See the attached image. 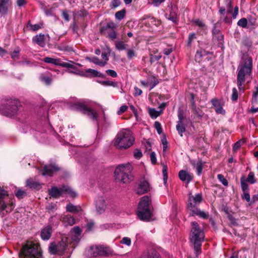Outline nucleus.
Listing matches in <instances>:
<instances>
[{"instance_id": "obj_19", "label": "nucleus", "mask_w": 258, "mask_h": 258, "mask_svg": "<svg viewBox=\"0 0 258 258\" xmlns=\"http://www.w3.org/2000/svg\"><path fill=\"white\" fill-rule=\"evenodd\" d=\"M150 190L149 183L147 181L141 182L139 187L137 190V193L139 195H142L147 192Z\"/></svg>"}, {"instance_id": "obj_21", "label": "nucleus", "mask_w": 258, "mask_h": 258, "mask_svg": "<svg viewBox=\"0 0 258 258\" xmlns=\"http://www.w3.org/2000/svg\"><path fill=\"white\" fill-rule=\"evenodd\" d=\"M71 107L72 110L80 111L84 114L86 113L88 106L84 103L78 102L72 104Z\"/></svg>"}, {"instance_id": "obj_58", "label": "nucleus", "mask_w": 258, "mask_h": 258, "mask_svg": "<svg viewBox=\"0 0 258 258\" xmlns=\"http://www.w3.org/2000/svg\"><path fill=\"white\" fill-rule=\"evenodd\" d=\"M237 99H238V92H237L236 89L235 88H234L232 89V96H231V99L233 101H235L237 100Z\"/></svg>"}, {"instance_id": "obj_13", "label": "nucleus", "mask_w": 258, "mask_h": 258, "mask_svg": "<svg viewBox=\"0 0 258 258\" xmlns=\"http://www.w3.org/2000/svg\"><path fill=\"white\" fill-rule=\"evenodd\" d=\"M140 258H161V257L156 250L151 248L143 251Z\"/></svg>"}, {"instance_id": "obj_11", "label": "nucleus", "mask_w": 258, "mask_h": 258, "mask_svg": "<svg viewBox=\"0 0 258 258\" xmlns=\"http://www.w3.org/2000/svg\"><path fill=\"white\" fill-rule=\"evenodd\" d=\"M6 198H8L7 191L0 187V209L2 210H6L7 212H10L13 209V202L12 200H9V203L4 201Z\"/></svg>"}, {"instance_id": "obj_37", "label": "nucleus", "mask_w": 258, "mask_h": 258, "mask_svg": "<svg viewBox=\"0 0 258 258\" xmlns=\"http://www.w3.org/2000/svg\"><path fill=\"white\" fill-rule=\"evenodd\" d=\"M27 27H30L31 28V30L32 31H37V30H39V29L41 28L42 27H43V23H39L38 24L32 25L30 21H29L28 22Z\"/></svg>"}, {"instance_id": "obj_20", "label": "nucleus", "mask_w": 258, "mask_h": 258, "mask_svg": "<svg viewBox=\"0 0 258 258\" xmlns=\"http://www.w3.org/2000/svg\"><path fill=\"white\" fill-rule=\"evenodd\" d=\"M96 206L98 213H103L106 208L105 199L103 197H99L96 201Z\"/></svg>"}, {"instance_id": "obj_44", "label": "nucleus", "mask_w": 258, "mask_h": 258, "mask_svg": "<svg viewBox=\"0 0 258 258\" xmlns=\"http://www.w3.org/2000/svg\"><path fill=\"white\" fill-rule=\"evenodd\" d=\"M87 73H90L89 76L90 77H100L101 75H99V73L95 70L89 69L86 71Z\"/></svg>"}, {"instance_id": "obj_42", "label": "nucleus", "mask_w": 258, "mask_h": 258, "mask_svg": "<svg viewBox=\"0 0 258 258\" xmlns=\"http://www.w3.org/2000/svg\"><path fill=\"white\" fill-rule=\"evenodd\" d=\"M246 181L250 184H254L256 182L254 177V174L253 172H250L247 176Z\"/></svg>"}, {"instance_id": "obj_14", "label": "nucleus", "mask_w": 258, "mask_h": 258, "mask_svg": "<svg viewBox=\"0 0 258 258\" xmlns=\"http://www.w3.org/2000/svg\"><path fill=\"white\" fill-rule=\"evenodd\" d=\"M58 170V168L56 166L50 164L45 165L43 169L41 170V172L42 175L52 176L53 173Z\"/></svg>"}, {"instance_id": "obj_38", "label": "nucleus", "mask_w": 258, "mask_h": 258, "mask_svg": "<svg viewBox=\"0 0 258 258\" xmlns=\"http://www.w3.org/2000/svg\"><path fill=\"white\" fill-rule=\"evenodd\" d=\"M176 128L180 136L182 137V133L185 131V126L184 125V122H177Z\"/></svg>"}, {"instance_id": "obj_33", "label": "nucleus", "mask_w": 258, "mask_h": 258, "mask_svg": "<svg viewBox=\"0 0 258 258\" xmlns=\"http://www.w3.org/2000/svg\"><path fill=\"white\" fill-rule=\"evenodd\" d=\"M88 255L91 257L99 256V249L98 246H92L88 250Z\"/></svg>"}, {"instance_id": "obj_8", "label": "nucleus", "mask_w": 258, "mask_h": 258, "mask_svg": "<svg viewBox=\"0 0 258 258\" xmlns=\"http://www.w3.org/2000/svg\"><path fill=\"white\" fill-rule=\"evenodd\" d=\"M21 106V103L18 99H8L5 100L0 109L4 115L12 116L18 113Z\"/></svg>"}, {"instance_id": "obj_31", "label": "nucleus", "mask_w": 258, "mask_h": 258, "mask_svg": "<svg viewBox=\"0 0 258 258\" xmlns=\"http://www.w3.org/2000/svg\"><path fill=\"white\" fill-rule=\"evenodd\" d=\"M45 62L51 63L56 66H60L61 60L59 58H53L49 57H45L43 58Z\"/></svg>"}, {"instance_id": "obj_35", "label": "nucleus", "mask_w": 258, "mask_h": 258, "mask_svg": "<svg viewBox=\"0 0 258 258\" xmlns=\"http://www.w3.org/2000/svg\"><path fill=\"white\" fill-rule=\"evenodd\" d=\"M192 111L199 118H201L203 115L204 113L203 111L199 108H197L196 105H193V106L190 107Z\"/></svg>"}, {"instance_id": "obj_6", "label": "nucleus", "mask_w": 258, "mask_h": 258, "mask_svg": "<svg viewBox=\"0 0 258 258\" xmlns=\"http://www.w3.org/2000/svg\"><path fill=\"white\" fill-rule=\"evenodd\" d=\"M203 197L201 194H198L195 196L191 195V193L188 195L187 207L191 212V215H197L203 219H208L209 215L204 211H201L196 207L202 201Z\"/></svg>"}, {"instance_id": "obj_16", "label": "nucleus", "mask_w": 258, "mask_h": 258, "mask_svg": "<svg viewBox=\"0 0 258 258\" xmlns=\"http://www.w3.org/2000/svg\"><path fill=\"white\" fill-rule=\"evenodd\" d=\"M212 104L215 108L216 113L218 114H225V111L223 108V105L221 102L216 98H213L211 100Z\"/></svg>"}, {"instance_id": "obj_53", "label": "nucleus", "mask_w": 258, "mask_h": 258, "mask_svg": "<svg viewBox=\"0 0 258 258\" xmlns=\"http://www.w3.org/2000/svg\"><path fill=\"white\" fill-rule=\"evenodd\" d=\"M218 179L221 182V183L225 186L228 185V182L226 179H225L224 176L222 174H218Z\"/></svg>"}, {"instance_id": "obj_15", "label": "nucleus", "mask_w": 258, "mask_h": 258, "mask_svg": "<svg viewBox=\"0 0 258 258\" xmlns=\"http://www.w3.org/2000/svg\"><path fill=\"white\" fill-rule=\"evenodd\" d=\"M178 176L181 181H185L187 183L191 181L194 177L192 174L184 170H181L179 172Z\"/></svg>"}, {"instance_id": "obj_36", "label": "nucleus", "mask_w": 258, "mask_h": 258, "mask_svg": "<svg viewBox=\"0 0 258 258\" xmlns=\"http://www.w3.org/2000/svg\"><path fill=\"white\" fill-rule=\"evenodd\" d=\"M241 186L243 192L248 191L249 187L244 176L240 178Z\"/></svg>"}, {"instance_id": "obj_52", "label": "nucleus", "mask_w": 258, "mask_h": 258, "mask_svg": "<svg viewBox=\"0 0 258 258\" xmlns=\"http://www.w3.org/2000/svg\"><path fill=\"white\" fill-rule=\"evenodd\" d=\"M244 143V141L242 140H239L236 142L233 147V150L234 152H236L238 149L240 148L241 146L242 145V144Z\"/></svg>"}, {"instance_id": "obj_10", "label": "nucleus", "mask_w": 258, "mask_h": 258, "mask_svg": "<svg viewBox=\"0 0 258 258\" xmlns=\"http://www.w3.org/2000/svg\"><path fill=\"white\" fill-rule=\"evenodd\" d=\"M224 6L219 8V12L221 15H230L236 16L238 13V7L236 6L233 8L231 0H224Z\"/></svg>"}, {"instance_id": "obj_1", "label": "nucleus", "mask_w": 258, "mask_h": 258, "mask_svg": "<svg viewBox=\"0 0 258 258\" xmlns=\"http://www.w3.org/2000/svg\"><path fill=\"white\" fill-rule=\"evenodd\" d=\"M252 68V59L251 57L249 56L243 57L238 66L237 77V85L240 90L244 91V88L242 86V84L245 81V78L251 75Z\"/></svg>"}, {"instance_id": "obj_40", "label": "nucleus", "mask_w": 258, "mask_h": 258, "mask_svg": "<svg viewBox=\"0 0 258 258\" xmlns=\"http://www.w3.org/2000/svg\"><path fill=\"white\" fill-rule=\"evenodd\" d=\"M193 166L196 169L197 173L199 175H201L203 170V163L202 161L200 160L196 163H193Z\"/></svg>"}, {"instance_id": "obj_4", "label": "nucleus", "mask_w": 258, "mask_h": 258, "mask_svg": "<svg viewBox=\"0 0 258 258\" xmlns=\"http://www.w3.org/2000/svg\"><path fill=\"white\" fill-rule=\"evenodd\" d=\"M151 200L148 196H144L141 198L138 206L137 215L139 218L144 221H149L152 217V210L150 205Z\"/></svg>"}, {"instance_id": "obj_23", "label": "nucleus", "mask_w": 258, "mask_h": 258, "mask_svg": "<svg viewBox=\"0 0 258 258\" xmlns=\"http://www.w3.org/2000/svg\"><path fill=\"white\" fill-rule=\"evenodd\" d=\"M51 233V226L48 225L41 230V236L43 239L48 240L50 237Z\"/></svg>"}, {"instance_id": "obj_47", "label": "nucleus", "mask_w": 258, "mask_h": 258, "mask_svg": "<svg viewBox=\"0 0 258 258\" xmlns=\"http://www.w3.org/2000/svg\"><path fill=\"white\" fill-rule=\"evenodd\" d=\"M192 22L196 25H197L201 28H202L203 29H204V28L206 27L205 23L202 20H200L199 19H195V20H193Z\"/></svg>"}, {"instance_id": "obj_61", "label": "nucleus", "mask_w": 258, "mask_h": 258, "mask_svg": "<svg viewBox=\"0 0 258 258\" xmlns=\"http://www.w3.org/2000/svg\"><path fill=\"white\" fill-rule=\"evenodd\" d=\"M121 243L130 246L131 244V240L130 238L125 237H123L120 241Z\"/></svg>"}, {"instance_id": "obj_25", "label": "nucleus", "mask_w": 258, "mask_h": 258, "mask_svg": "<svg viewBox=\"0 0 258 258\" xmlns=\"http://www.w3.org/2000/svg\"><path fill=\"white\" fill-rule=\"evenodd\" d=\"M99 256H109L113 254V251L108 247L98 246Z\"/></svg>"}, {"instance_id": "obj_51", "label": "nucleus", "mask_w": 258, "mask_h": 258, "mask_svg": "<svg viewBox=\"0 0 258 258\" xmlns=\"http://www.w3.org/2000/svg\"><path fill=\"white\" fill-rule=\"evenodd\" d=\"M161 58V55H155L153 54L150 55V61L151 63L159 60Z\"/></svg>"}, {"instance_id": "obj_22", "label": "nucleus", "mask_w": 258, "mask_h": 258, "mask_svg": "<svg viewBox=\"0 0 258 258\" xmlns=\"http://www.w3.org/2000/svg\"><path fill=\"white\" fill-rule=\"evenodd\" d=\"M117 27V25L113 22H109L105 26L102 27L100 29V32L102 35H106V31L114 30Z\"/></svg>"}, {"instance_id": "obj_39", "label": "nucleus", "mask_w": 258, "mask_h": 258, "mask_svg": "<svg viewBox=\"0 0 258 258\" xmlns=\"http://www.w3.org/2000/svg\"><path fill=\"white\" fill-rule=\"evenodd\" d=\"M149 113L152 118H156L162 113V110L157 111L155 108H149Z\"/></svg>"}, {"instance_id": "obj_49", "label": "nucleus", "mask_w": 258, "mask_h": 258, "mask_svg": "<svg viewBox=\"0 0 258 258\" xmlns=\"http://www.w3.org/2000/svg\"><path fill=\"white\" fill-rule=\"evenodd\" d=\"M16 196L19 199H23L26 195V192L21 189H18L15 194Z\"/></svg>"}, {"instance_id": "obj_56", "label": "nucleus", "mask_w": 258, "mask_h": 258, "mask_svg": "<svg viewBox=\"0 0 258 258\" xmlns=\"http://www.w3.org/2000/svg\"><path fill=\"white\" fill-rule=\"evenodd\" d=\"M241 198L243 200H245L247 202H250V197L248 191L243 192V194L241 195Z\"/></svg>"}, {"instance_id": "obj_12", "label": "nucleus", "mask_w": 258, "mask_h": 258, "mask_svg": "<svg viewBox=\"0 0 258 258\" xmlns=\"http://www.w3.org/2000/svg\"><path fill=\"white\" fill-rule=\"evenodd\" d=\"M140 258H161V257L156 250L151 248L143 251Z\"/></svg>"}, {"instance_id": "obj_3", "label": "nucleus", "mask_w": 258, "mask_h": 258, "mask_svg": "<svg viewBox=\"0 0 258 258\" xmlns=\"http://www.w3.org/2000/svg\"><path fill=\"white\" fill-rule=\"evenodd\" d=\"M134 141L131 132L123 130L117 133L114 139V146L119 149H126L133 145Z\"/></svg>"}, {"instance_id": "obj_57", "label": "nucleus", "mask_w": 258, "mask_h": 258, "mask_svg": "<svg viewBox=\"0 0 258 258\" xmlns=\"http://www.w3.org/2000/svg\"><path fill=\"white\" fill-rule=\"evenodd\" d=\"M134 156L136 159H140L142 156V153L140 150L136 149L134 150Z\"/></svg>"}, {"instance_id": "obj_24", "label": "nucleus", "mask_w": 258, "mask_h": 258, "mask_svg": "<svg viewBox=\"0 0 258 258\" xmlns=\"http://www.w3.org/2000/svg\"><path fill=\"white\" fill-rule=\"evenodd\" d=\"M33 42L37 44L41 47H44L45 45V35L42 33L36 35L32 39Z\"/></svg>"}, {"instance_id": "obj_41", "label": "nucleus", "mask_w": 258, "mask_h": 258, "mask_svg": "<svg viewBox=\"0 0 258 258\" xmlns=\"http://www.w3.org/2000/svg\"><path fill=\"white\" fill-rule=\"evenodd\" d=\"M128 45L125 44L123 41H118L115 42V47L118 50H122L126 49Z\"/></svg>"}, {"instance_id": "obj_60", "label": "nucleus", "mask_w": 258, "mask_h": 258, "mask_svg": "<svg viewBox=\"0 0 258 258\" xmlns=\"http://www.w3.org/2000/svg\"><path fill=\"white\" fill-rule=\"evenodd\" d=\"M154 127L157 130V133L159 134H161L162 132V129L161 127V124L158 121H155L154 123Z\"/></svg>"}, {"instance_id": "obj_55", "label": "nucleus", "mask_w": 258, "mask_h": 258, "mask_svg": "<svg viewBox=\"0 0 258 258\" xmlns=\"http://www.w3.org/2000/svg\"><path fill=\"white\" fill-rule=\"evenodd\" d=\"M136 56V53L133 49H128L127 51V56L128 59H131L133 57Z\"/></svg>"}, {"instance_id": "obj_17", "label": "nucleus", "mask_w": 258, "mask_h": 258, "mask_svg": "<svg viewBox=\"0 0 258 258\" xmlns=\"http://www.w3.org/2000/svg\"><path fill=\"white\" fill-rule=\"evenodd\" d=\"M11 4V0H0V14L7 15Z\"/></svg>"}, {"instance_id": "obj_50", "label": "nucleus", "mask_w": 258, "mask_h": 258, "mask_svg": "<svg viewBox=\"0 0 258 258\" xmlns=\"http://www.w3.org/2000/svg\"><path fill=\"white\" fill-rule=\"evenodd\" d=\"M49 221V225L51 226L52 225H54V223L57 224L58 223L59 219L55 216H51L50 218Z\"/></svg>"}, {"instance_id": "obj_2", "label": "nucleus", "mask_w": 258, "mask_h": 258, "mask_svg": "<svg viewBox=\"0 0 258 258\" xmlns=\"http://www.w3.org/2000/svg\"><path fill=\"white\" fill-rule=\"evenodd\" d=\"M191 225L190 240L194 245L197 256L201 252L202 243L204 240L205 234L203 230L197 222H192Z\"/></svg>"}, {"instance_id": "obj_63", "label": "nucleus", "mask_w": 258, "mask_h": 258, "mask_svg": "<svg viewBox=\"0 0 258 258\" xmlns=\"http://www.w3.org/2000/svg\"><path fill=\"white\" fill-rule=\"evenodd\" d=\"M20 49L17 48L16 50H15L12 53H11V57L13 59H16L18 58L19 52H20Z\"/></svg>"}, {"instance_id": "obj_48", "label": "nucleus", "mask_w": 258, "mask_h": 258, "mask_svg": "<svg viewBox=\"0 0 258 258\" xmlns=\"http://www.w3.org/2000/svg\"><path fill=\"white\" fill-rule=\"evenodd\" d=\"M167 166L164 165L162 169V173L163 176V180L164 183H166L168 178V174H167Z\"/></svg>"}, {"instance_id": "obj_29", "label": "nucleus", "mask_w": 258, "mask_h": 258, "mask_svg": "<svg viewBox=\"0 0 258 258\" xmlns=\"http://www.w3.org/2000/svg\"><path fill=\"white\" fill-rule=\"evenodd\" d=\"M86 59L89 60L90 62H93L96 64H97L101 67H104L106 64V61H103L100 60L98 57L94 56L92 57H87Z\"/></svg>"}, {"instance_id": "obj_46", "label": "nucleus", "mask_w": 258, "mask_h": 258, "mask_svg": "<svg viewBox=\"0 0 258 258\" xmlns=\"http://www.w3.org/2000/svg\"><path fill=\"white\" fill-rule=\"evenodd\" d=\"M178 121L177 122H184V120L185 119V117L184 116L183 110H182L181 109L178 110Z\"/></svg>"}, {"instance_id": "obj_62", "label": "nucleus", "mask_w": 258, "mask_h": 258, "mask_svg": "<svg viewBox=\"0 0 258 258\" xmlns=\"http://www.w3.org/2000/svg\"><path fill=\"white\" fill-rule=\"evenodd\" d=\"M72 232L73 233V234L77 236H80L81 233V230L79 227L77 226L73 228Z\"/></svg>"}, {"instance_id": "obj_28", "label": "nucleus", "mask_w": 258, "mask_h": 258, "mask_svg": "<svg viewBox=\"0 0 258 258\" xmlns=\"http://www.w3.org/2000/svg\"><path fill=\"white\" fill-rule=\"evenodd\" d=\"M49 195L53 198H58L61 195V190L59 188H58L56 187H52L49 190Z\"/></svg>"}, {"instance_id": "obj_43", "label": "nucleus", "mask_w": 258, "mask_h": 258, "mask_svg": "<svg viewBox=\"0 0 258 258\" xmlns=\"http://www.w3.org/2000/svg\"><path fill=\"white\" fill-rule=\"evenodd\" d=\"M105 36L111 40H114L116 38L117 34L114 30H107Z\"/></svg>"}, {"instance_id": "obj_9", "label": "nucleus", "mask_w": 258, "mask_h": 258, "mask_svg": "<svg viewBox=\"0 0 258 258\" xmlns=\"http://www.w3.org/2000/svg\"><path fill=\"white\" fill-rule=\"evenodd\" d=\"M69 241V238L62 237L60 241L51 242L48 247L49 253L53 255H62L67 251Z\"/></svg>"}, {"instance_id": "obj_34", "label": "nucleus", "mask_w": 258, "mask_h": 258, "mask_svg": "<svg viewBox=\"0 0 258 258\" xmlns=\"http://www.w3.org/2000/svg\"><path fill=\"white\" fill-rule=\"evenodd\" d=\"M66 209L68 212L71 213H78L81 210L80 207L74 206L72 204L68 205L66 207Z\"/></svg>"}, {"instance_id": "obj_5", "label": "nucleus", "mask_w": 258, "mask_h": 258, "mask_svg": "<svg viewBox=\"0 0 258 258\" xmlns=\"http://www.w3.org/2000/svg\"><path fill=\"white\" fill-rule=\"evenodd\" d=\"M133 168L132 165L129 163L118 165L114 171L115 180L123 183L130 182L133 179L131 174Z\"/></svg>"}, {"instance_id": "obj_64", "label": "nucleus", "mask_w": 258, "mask_h": 258, "mask_svg": "<svg viewBox=\"0 0 258 258\" xmlns=\"http://www.w3.org/2000/svg\"><path fill=\"white\" fill-rule=\"evenodd\" d=\"M150 160L153 164L155 165L156 164L157 160H156V154H155V152H152L151 153Z\"/></svg>"}, {"instance_id": "obj_54", "label": "nucleus", "mask_w": 258, "mask_h": 258, "mask_svg": "<svg viewBox=\"0 0 258 258\" xmlns=\"http://www.w3.org/2000/svg\"><path fill=\"white\" fill-rule=\"evenodd\" d=\"M247 21L246 18H243L238 21L237 24L238 26L244 28L246 26Z\"/></svg>"}, {"instance_id": "obj_32", "label": "nucleus", "mask_w": 258, "mask_h": 258, "mask_svg": "<svg viewBox=\"0 0 258 258\" xmlns=\"http://www.w3.org/2000/svg\"><path fill=\"white\" fill-rule=\"evenodd\" d=\"M85 114H87L89 117L92 118L93 120H97L98 117V113L96 111L93 110L92 109L87 107L86 110V113Z\"/></svg>"}, {"instance_id": "obj_18", "label": "nucleus", "mask_w": 258, "mask_h": 258, "mask_svg": "<svg viewBox=\"0 0 258 258\" xmlns=\"http://www.w3.org/2000/svg\"><path fill=\"white\" fill-rule=\"evenodd\" d=\"M39 79L41 82L46 85H50L52 83V76L50 72H46L41 74Z\"/></svg>"}, {"instance_id": "obj_7", "label": "nucleus", "mask_w": 258, "mask_h": 258, "mask_svg": "<svg viewBox=\"0 0 258 258\" xmlns=\"http://www.w3.org/2000/svg\"><path fill=\"white\" fill-rule=\"evenodd\" d=\"M42 255L39 244L29 242L21 249L20 258H41Z\"/></svg>"}, {"instance_id": "obj_45", "label": "nucleus", "mask_w": 258, "mask_h": 258, "mask_svg": "<svg viewBox=\"0 0 258 258\" xmlns=\"http://www.w3.org/2000/svg\"><path fill=\"white\" fill-rule=\"evenodd\" d=\"M71 63L64 62H60L59 66H61L62 67L67 68H70V69H76V67L74 65H73L72 64V63H74V62L73 61H71Z\"/></svg>"}, {"instance_id": "obj_30", "label": "nucleus", "mask_w": 258, "mask_h": 258, "mask_svg": "<svg viewBox=\"0 0 258 258\" xmlns=\"http://www.w3.org/2000/svg\"><path fill=\"white\" fill-rule=\"evenodd\" d=\"M62 222L67 226H72L75 223V220L73 216L67 215L63 218Z\"/></svg>"}, {"instance_id": "obj_59", "label": "nucleus", "mask_w": 258, "mask_h": 258, "mask_svg": "<svg viewBox=\"0 0 258 258\" xmlns=\"http://www.w3.org/2000/svg\"><path fill=\"white\" fill-rule=\"evenodd\" d=\"M46 209L49 213H50L51 212H53L56 209V205L55 204H49L48 206H47Z\"/></svg>"}, {"instance_id": "obj_26", "label": "nucleus", "mask_w": 258, "mask_h": 258, "mask_svg": "<svg viewBox=\"0 0 258 258\" xmlns=\"http://www.w3.org/2000/svg\"><path fill=\"white\" fill-rule=\"evenodd\" d=\"M61 190V194H69L72 197H75L76 196V194L75 192L73 191L70 187L68 185H62L61 187L59 188Z\"/></svg>"}, {"instance_id": "obj_27", "label": "nucleus", "mask_w": 258, "mask_h": 258, "mask_svg": "<svg viewBox=\"0 0 258 258\" xmlns=\"http://www.w3.org/2000/svg\"><path fill=\"white\" fill-rule=\"evenodd\" d=\"M27 186L32 189H39L41 188V184L39 182L33 180L32 179H29L26 181Z\"/></svg>"}]
</instances>
